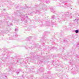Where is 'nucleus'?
Segmentation results:
<instances>
[{
    "instance_id": "f257e3e1",
    "label": "nucleus",
    "mask_w": 79,
    "mask_h": 79,
    "mask_svg": "<svg viewBox=\"0 0 79 79\" xmlns=\"http://www.w3.org/2000/svg\"><path fill=\"white\" fill-rule=\"evenodd\" d=\"M76 33H78L79 32V31L78 30H76L75 31Z\"/></svg>"
},
{
    "instance_id": "f03ea898",
    "label": "nucleus",
    "mask_w": 79,
    "mask_h": 79,
    "mask_svg": "<svg viewBox=\"0 0 79 79\" xmlns=\"http://www.w3.org/2000/svg\"><path fill=\"white\" fill-rule=\"evenodd\" d=\"M76 20H77V21H78L79 20L75 19V20H74V21H76Z\"/></svg>"
}]
</instances>
